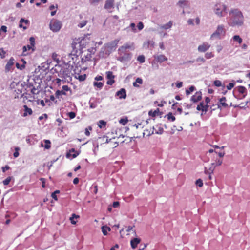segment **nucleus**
I'll list each match as a JSON object with an SVG mask.
<instances>
[{
  "label": "nucleus",
  "instance_id": "f257e3e1",
  "mask_svg": "<svg viewBox=\"0 0 250 250\" xmlns=\"http://www.w3.org/2000/svg\"><path fill=\"white\" fill-rule=\"evenodd\" d=\"M231 14L233 18V25H242L243 21V16L242 12L238 9H234L229 12V14Z\"/></svg>",
  "mask_w": 250,
  "mask_h": 250
},
{
  "label": "nucleus",
  "instance_id": "f03ea898",
  "mask_svg": "<svg viewBox=\"0 0 250 250\" xmlns=\"http://www.w3.org/2000/svg\"><path fill=\"white\" fill-rule=\"evenodd\" d=\"M49 27L51 30L54 32L59 31L62 27L61 22L57 20H52L49 24Z\"/></svg>",
  "mask_w": 250,
  "mask_h": 250
},
{
  "label": "nucleus",
  "instance_id": "7ed1b4c3",
  "mask_svg": "<svg viewBox=\"0 0 250 250\" xmlns=\"http://www.w3.org/2000/svg\"><path fill=\"white\" fill-rule=\"evenodd\" d=\"M225 30L224 26L222 25H218L217 30L211 36V38H220L221 35H224Z\"/></svg>",
  "mask_w": 250,
  "mask_h": 250
},
{
  "label": "nucleus",
  "instance_id": "20e7f679",
  "mask_svg": "<svg viewBox=\"0 0 250 250\" xmlns=\"http://www.w3.org/2000/svg\"><path fill=\"white\" fill-rule=\"evenodd\" d=\"M106 74L107 79H108L107 84L108 85H112L115 83V76L113 74V72L112 71H107L106 72Z\"/></svg>",
  "mask_w": 250,
  "mask_h": 250
},
{
  "label": "nucleus",
  "instance_id": "39448f33",
  "mask_svg": "<svg viewBox=\"0 0 250 250\" xmlns=\"http://www.w3.org/2000/svg\"><path fill=\"white\" fill-rule=\"evenodd\" d=\"M29 40L30 41V45H27L26 46H24L22 48L23 52H25L27 51V50H29L30 49H32V50H34V49L33 47L35 46V39L34 37H31L30 38Z\"/></svg>",
  "mask_w": 250,
  "mask_h": 250
},
{
  "label": "nucleus",
  "instance_id": "423d86ee",
  "mask_svg": "<svg viewBox=\"0 0 250 250\" xmlns=\"http://www.w3.org/2000/svg\"><path fill=\"white\" fill-rule=\"evenodd\" d=\"M210 47V45L207 42H204L198 47V51L199 52H205L206 51L209 49Z\"/></svg>",
  "mask_w": 250,
  "mask_h": 250
},
{
  "label": "nucleus",
  "instance_id": "0eeeda50",
  "mask_svg": "<svg viewBox=\"0 0 250 250\" xmlns=\"http://www.w3.org/2000/svg\"><path fill=\"white\" fill-rule=\"evenodd\" d=\"M202 93L200 91L196 92L190 99V100L193 103H196L202 99Z\"/></svg>",
  "mask_w": 250,
  "mask_h": 250
},
{
  "label": "nucleus",
  "instance_id": "6e6552de",
  "mask_svg": "<svg viewBox=\"0 0 250 250\" xmlns=\"http://www.w3.org/2000/svg\"><path fill=\"white\" fill-rule=\"evenodd\" d=\"M226 98L225 97H223L219 99L218 104V107L219 108H227L228 107V104L226 103Z\"/></svg>",
  "mask_w": 250,
  "mask_h": 250
},
{
  "label": "nucleus",
  "instance_id": "1a4fd4ad",
  "mask_svg": "<svg viewBox=\"0 0 250 250\" xmlns=\"http://www.w3.org/2000/svg\"><path fill=\"white\" fill-rule=\"evenodd\" d=\"M164 131V129L161 125H156L153 127L152 133L161 134Z\"/></svg>",
  "mask_w": 250,
  "mask_h": 250
},
{
  "label": "nucleus",
  "instance_id": "9d476101",
  "mask_svg": "<svg viewBox=\"0 0 250 250\" xmlns=\"http://www.w3.org/2000/svg\"><path fill=\"white\" fill-rule=\"evenodd\" d=\"M238 92L242 95L241 98H245L247 94V91L245 87L243 86H239L237 87Z\"/></svg>",
  "mask_w": 250,
  "mask_h": 250
},
{
  "label": "nucleus",
  "instance_id": "9b49d317",
  "mask_svg": "<svg viewBox=\"0 0 250 250\" xmlns=\"http://www.w3.org/2000/svg\"><path fill=\"white\" fill-rule=\"evenodd\" d=\"M14 59L13 58H11L9 59L5 67V71L6 72H8L11 70L12 67L14 65Z\"/></svg>",
  "mask_w": 250,
  "mask_h": 250
},
{
  "label": "nucleus",
  "instance_id": "f8f14e48",
  "mask_svg": "<svg viewBox=\"0 0 250 250\" xmlns=\"http://www.w3.org/2000/svg\"><path fill=\"white\" fill-rule=\"evenodd\" d=\"M116 95L120 99H125L126 97V90L124 88H122L116 92Z\"/></svg>",
  "mask_w": 250,
  "mask_h": 250
},
{
  "label": "nucleus",
  "instance_id": "ddd939ff",
  "mask_svg": "<svg viewBox=\"0 0 250 250\" xmlns=\"http://www.w3.org/2000/svg\"><path fill=\"white\" fill-rule=\"evenodd\" d=\"M141 242V239L139 238H134L130 241L131 247L134 249L137 248L138 244Z\"/></svg>",
  "mask_w": 250,
  "mask_h": 250
},
{
  "label": "nucleus",
  "instance_id": "4468645a",
  "mask_svg": "<svg viewBox=\"0 0 250 250\" xmlns=\"http://www.w3.org/2000/svg\"><path fill=\"white\" fill-rule=\"evenodd\" d=\"M114 0H106L104 8L105 9L109 10L114 7Z\"/></svg>",
  "mask_w": 250,
  "mask_h": 250
},
{
  "label": "nucleus",
  "instance_id": "2eb2a0df",
  "mask_svg": "<svg viewBox=\"0 0 250 250\" xmlns=\"http://www.w3.org/2000/svg\"><path fill=\"white\" fill-rule=\"evenodd\" d=\"M24 108V113L23 114V117H26L27 115H31L33 113V111L31 108H29L27 105H23Z\"/></svg>",
  "mask_w": 250,
  "mask_h": 250
},
{
  "label": "nucleus",
  "instance_id": "dca6fc26",
  "mask_svg": "<svg viewBox=\"0 0 250 250\" xmlns=\"http://www.w3.org/2000/svg\"><path fill=\"white\" fill-rule=\"evenodd\" d=\"M160 110L159 108H157L156 110L153 111L152 110H150L148 112V115L152 117H155L158 115H161Z\"/></svg>",
  "mask_w": 250,
  "mask_h": 250
},
{
  "label": "nucleus",
  "instance_id": "f3484780",
  "mask_svg": "<svg viewBox=\"0 0 250 250\" xmlns=\"http://www.w3.org/2000/svg\"><path fill=\"white\" fill-rule=\"evenodd\" d=\"M119 42V40H115L107 44L108 48L112 49L113 48H116L117 46V44Z\"/></svg>",
  "mask_w": 250,
  "mask_h": 250
},
{
  "label": "nucleus",
  "instance_id": "a211bd4d",
  "mask_svg": "<svg viewBox=\"0 0 250 250\" xmlns=\"http://www.w3.org/2000/svg\"><path fill=\"white\" fill-rule=\"evenodd\" d=\"M155 59L158 62L160 63L167 60V58L164 55H158L156 57H155Z\"/></svg>",
  "mask_w": 250,
  "mask_h": 250
},
{
  "label": "nucleus",
  "instance_id": "6ab92c4d",
  "mask_svg": "<svg viewBox=\"0 0 250 250\" xmlns=\"http://www.w3.org/2000/svg\"><path fill=\"white\" fill-rule=\"evenodd\" d=\"M23 23L26 25L29 23V21L28 20H24L23 18H21L20 21L19 27L20 28H23L24 29H26L27 27L26 26L23 25Z\"/></svg>",
  "mask_w": 250,
  "mask_h": 250
},
{
  "label": "nucleus",
  "instance_id": "aec40b11",
  "mask_svg": "<svg viewBox=\"0 0 250 250\" xmlns=\"http://www.w3.org/2000/svg\"><path fill=\"white\" fill-rule=\"evenodd\" d=\"M44 142L45 145H43L42 143L41 144V146L44 147L45 149H49L51 147V142L49 140H44Z\"/></svg>",
  "mask_w": 250,
  "mask_h": 250
},
{
  "label": "nucleus",
  "instance_id": "412c9836",
  "mask_svg": "<svg viewBox=\"0 0 250 250\" xmlns=\"http://www.w3.org/2000/svg\"><path fill=\"white\" fill-rule=\"evenodd\" d=\"M131 47V46L128 44V43H126L125 44H124V45L121 46L119 48V51H122V52H124V51H125L126 49H129Z\"/></svg>",
  "mask_w": 250,
  "mask_h": 250
},
{
  "label": "nucleus",
  "instance_id": "4be33fe9",
  "mask_svg": "<svg viewBox=\"0 0 250 250\" xmlns=\"http://www.w3.org/2000/svg\"><path fill=\"white\" fill-rule=\"evenodd\" d=\"M101 229L104 235H106L107 234V231L111 230L110 228L107 226H103Z\"/></svg>",
  "mask_w": 250,
  "mask_h": 250
},
{
  "label": "nucleus",
  "instance_id": "5701e85b",
  "mask_svg": "<svg viewBox=\"0 0 250 250\" xmlns=\"http://www.w3.org/2000/svg\"><path fill=\"white\" fill-rule=\"evenodd\" d=\"M137 83H139L140 84L143 83V80L141 78H137L136 79L135 82L133 83V86H134L135 87H139V85L138 84H137Z\"/></svg>",
  "mask_w": 250,
  "mask_h": 250
},
{
  "label": "nucleus",
  "instance_id": "b1692460",
  "mask_svg": "<svg viewBox=\"0 0 250 250\" xmlns=\"http://www.w3.org/2000/svg\"><path fill=\"white\" fill-rule=\"evenodd\" d=\"M115 137H113L112 138H111V139H108L107 138H106V143H110V142H114V144L112 146H112L113 147H116V146H118V142L115 141H113V140H115Z\"/></svg>",
  "mask_w": 250,
  "mask_h": 250
},
{
  "label": "nucleus",
  "instance_id": "393cba45",
  "mask_svg": "<svg viewBox=\"0 0 250 250\" xmlns=\"http://www.w3.org/2000/svg\"><path fill=\"white\" fill-rule=\"evenodd\" d=\"M172 25V21H170L167 23L164 24L163 25H162L161 26V28L164 29H169L171 27Z\"/></svg>",
  "mask_w": 250,
  "mask_h": 250
},
{
  "label": "nucleus",
  "instance_id": "a878e982",
  "mask_svg": "<svg viewBox=\"0 0 250 250\" xmlns=\"http://www.w3.org/2000/svg\"><path fill=\"white\" fill-rule=\"evenodd\" d=\"M222 164V160L218 159L215 161V162L211 163V165L213 167H215L216 166H220Z\"/></svg>",
  "mask_w": 250,
  "mask_h": 250
},
{
  "label": "nucleus",
  "instance_id": "bb28decb",
  "mask_svg": "<svg viewBox=\"0 0 250 250\" xmlns=\"http://www.w3.org/2000/svg\"><path fill=\"white\" fill-rule=\"evenodd\" d=\"M93 85L94 86L101 89L103 87L104 83L102 82H94L93 83Z\"/></svg>",
  "mask_w": 250,
  "mask_h": 250
},
{
  "label": "nucleus",
  "instance_id": "cd10ccee",
  "mask_svg": "<svg viewBox=\"0 0 250 250\" xmlns=\"http://www.w3.org/2000/svg\"><path fill=\"white\" fill-rule=\"evenodd\" d=\"M214 170V167H213L211 166L208 169H207V168H205V173L206 174L211 175L213 173Z\"/></svg>",
  "mask_w": 250,
  "mask_h": 250
},
{
  "label": "nucleus",
  "instance_id": "c85d7f7f",
  "mask_svg": "<svg viewBox=\"0 0 250 250\" xmlns=\"http://www.w3.org/2000/svg\"><path fill=\"white\" fill-rule=\"evenodd\" d=\"M79 218V216L76 215L75 214L73 213L72 214V216L70 218V220L71 221V223L72 224H76V221L74 220V218Z\"/></svg>",
  "mask_w": 250,
  "mask_h": 250
},
{
  "label": "nucleus",
  "instance_id": "c756f323",
  "mask_svg": "<svg viewBox=\"0 0 250 250\" xmlns=\"http://www.w3.org/2000/svg\"><path fill=\"white\" fill-rule=\"evenodd\" d=\"M222 11L223 10L220 8H216L215 9V13L219 17H221L223 16L222 15Z\"/></svg>",
  "mask_w": 250,
  "mask_h": 250
},
{
  "label": "nucleus",
  "instance_id": "7c9ffc66",
  "mask_svg": "<svg viewBox=\"0 0 250 250\" xmlns=\"http://www.w3.org/2000/svg\"><path fill=\"white\" fill-rule=\"evenodd\" d=\"M79 43L78 40H73L71 43V47L73 49H78V43Z\"/></svg>",
  "mask_w": 250,
  "mask_h": 250
},
{
  "label": "nucleus",
  "instance_id": "2f4dec72",
  "mask_svg": "<svg viewBox=\"0 0 250 250\" xmlns=\"http://www.w3.org/2000/svg\"><path fill=\"white\" fill-rule=\"evenodd\" d=\"M195 89V87L194 86H191L189 89L186 90V93L187 95H189L191 92L194 91Z\"/></svg>",
  "mask_w": 250,
  "mask_h": 250
},
{
  "label": "nucleus",
  "instance_id": "473e14b6",
  "mask_svg": "<svg viewBox=\"0 0 250 250\" xmlns=\"http://www.w3.org/2000/svg\"><path fill=\"white\" fill-rule=\"evenodd\" d=\"M62 75L64 78L70 76V71L68 70V68H66V69H64L63 70Z\"/></svg>",
  "mask_w": 250,
  "mask_h": 250
},
{
  "label": "nucleus",
  "instance_id": "72a5a7b5",
  "mask_svg": "<svg viewBox=\"0 0 250 250\" xmlns=\"http://www.w3.org/2000/svg\"><path fill=\"white\" fill-rule=\"evenodd\" d=\"M106 125V122L104 120H100L98 123L99 128H102L103 127H105Z\"/></svg>",
  "mask_w": 250,
  "mask_h": 250
},
{
  "label": "nucleus",
  "instance_id": "f704fd0d",
  "mask_svg": "<svg viewBox=\"0 0 250 250\" xmlns=\"http://www.w3.org/2000/svg\"><path fill=\"white\" fill-rule=\"evenodd\" d=\"M235 84V82L234 80H232V82L230 83L229 84L226 86V87L228 90H231L233 87H234Z\"/></svg>",
  "mask_w": 250,
  "mask_h": 250
},
{
  "label": "nucleus",
  "instance_id": "c9c22d12",
  "mask_svg": "<svg viewBox=\"0 0 250 250\" xmlns=\"http://www.w3.org/2000/svg\"><path fill=\"white\" fill-rule=\"evenodd\" d=\"M188 4V1L187 0H179L178 2V5L180 7L186 5Z\"/></svg>",
  "mask_w": 250,
  "mask_h": 250
},
{
  "label": "nucleus",
  "instance_id": "e433bc0d",
  "mask_svg": "<svg viewBox=\"0 0 250 250\" xmlns=\"http://www.w3.org/2000/svg\"><path fill=\"white\" fill-rule=\"evenodd\" d=\"M167 118L168 120L173 122L175 120V117L173 115L172 113H169L167 115Z\"/></svg>",
  "mask_w": 250,
  "mask_h": 250
},
{
  "label": "nucleus",
  "instance_id": "4c0bfd02",
  "mask_svg": "<svg viewBox=\"0 0 250 250\" xmlns=\"http://www.w3.org/2000/svg\"><path fill=\"white\" fill-rule=\"evenodd\" d=\"M233 39L234 41L238 42L239 44L241 43L242 42V39L239 35L234 36L233 37Z\"/></svg>",
  "mask_w": 250,
  "mask_h": 250
},
{
  "label": "nucleus",
  "instance_id": "58836bf2",
  "mask_svg": "<svg viewBox=\"0 0 250 250\" xmlns=\"http://www.w3.org/2000/svg\"><path fill=\"white\" fill-rule=\"evenodd\" d=\"M196 61L199 62V65H201V64L205 63L206 60L204 58L200 57L196 59Z\"/></svg>",
  "mask_w": 250,
  "mask_h": 250
},
{
  "label": "nucleus",
  "instance_id": "ea45409f",
  "mask_svg": "<svg viewBox=\"0 0 250 250\" xmlns=\"http://www.w3.org/2000/svg\"><path fill=\"white\" fill-rule=\"evenodd\" d=\"M137 61H139L140 63H144L145 61V56L143 55H139L137 57Z\"/></svg>",
  "mask_w": 250,
  "mask_h": 250
},
{
  "label": "nucleus",
  "instance_id": "a19ab883",
  "mask_svg": "<svg viewBox=\"0 0 250 250\" xmlns=\"http://www.w3.org/2000/svg\"><path fill=\"white\" fill-rule=\"evenodd\" d=\"M213 84L216 87H220L222 86V82L220 80H215Z\"/></svg>",
  "mask_w": 250,
  "mask_h": 250
},
{
  "label": "nucleus",
  "instance_id": "79ce46f5",
  "mask_svg": "<svg viewBox=\"0 0 250 250\" xmlns=\"http://www.w3.org/2000/svg\"><path fill=\"white\" fill-rule=\"evenodd\" d=\"M119 123L120 124H121L122 125H125L127 124V122H128V120L127 119V118H121L120 120H119Z\"/></svg>",
  "mask_w": 250,
  "mask_h": 250
},
{
  "label": "nucleus",
  "instance_id": "37998d69",
  "mask_svg": "<svg viewBox=\"0 0 250 250\" xmlns=\"http://www.w3.org/2000/svg\"><path fill=\"white\" fill-rule=\"evenodd\" d=\"M205 56L206 59H210L214 57V54L211 52H207L205 54Z\"/></svg>",
  "mask_w": 250,
  "mask_h": 250
},
{
  "label": "nucleus",
  "instance_id": "c03bdc74",
  "mask_svg": "<svg viewBox=\"0 0 250 250\" xmlns=\"http://www.w3.org/2000/svg\"><path fill=\"white\" fill-rule=\"evenodd\" d=\"M11 180V177L10 176L8 177L4 180H3V184H4V185H8L10 182Z\"/></svg>",
  "mask_w": 250,
  "mask_h": 250
},
{
  "label": "nucleus",
  "instance_id": "a18cd8bd",
  "mask_svg": "<svg viewBox=\"0 0 250 250\" xmlns=\"http://www.w3.org/2000/svg\"><path fill=\"white\" fill-rule=\"evenodd\" d=\"M87 23V21L86 20L83 21L78 24V27L80 28H83L86 25Z\"/></svg>",
  "mask_w": 250,
  "mask_h": 250
},
{
  "label": "nucleus",
  "instance_id": "49530a36",
  "mask_svg": "<svg viewBox=\"0 0 250 250\" xmlns=\"http://www.w3.org/2000/svg\"><path fill=\"white\" fill-rule=\"evenodd\" d=\"M103 0H89V2L91 5H96Z\"/></svg>",
  "mask_w": 250,
  "mask_h": 250
},
{
  "label": "nucleus",
  "instance_id": "de8ad7c7",
  "mask_svg": "<svg viewBox=\"0 0 250 250\" xmlns=\"http://www.w3.org/2000/svg\"><path fill=\"white\" fill-rule=\"evenodd\" d=\"M196 184L200 187H202L203 185V183L201 179H199L196 180Z\"/></svg>",
  "mask_w": 250,
  "mask_h": 250
},
{
  "label": "nucleus",
  "instance_id": "09e8293b",
  "mask_svg": "<svg viewBox=\"0 0 250 250\" xmlns=\"http://www.w3.org/2000/svg\"><path fill=\"white\" fill-rule=\"evenodd\" d=\"M91 130H92V127L91 126H89L88 127L86 128L85 129V134L86 136H89L90 135L89 131Z\"/></svg>",
  "mask_w": 250,
  "mask_h": 250
},
{
  "label": "nucleus",
  "instance_id": "8fccbe9b",
  "mask_svg": "<svg viewBox=\"0 0 250 250\" xmlns=\"http://www.w3.org/2000/svg\"><path fill=\"white\" fill-rule=\"evenodd\" d=\"M6 52L3 50V48H0V56L2 58L5 57Z\"/></svg>",
  "mask_w": 250,
  "mask_h": 250
},
{
  "label": "nucleus",
  "instance_id": "3c124183",
  "mask_svg": "<svg viewBox=\"0 0 250 250\" xmlns=\"http://www.w3.org/2000/svg\"><path fill=\"white\" fill-rule=\"evenodd\" d=\"M77 78L80 81H83L85 80V79H86V75L84 74V75H79V76Z\"/></svg>",
  "mask_w": 250,
  "mask_h": 250
},
{
  "label": "nucleus",
  "instance_id": "603ef678",
  "mask_svg": "<svg viewBox=\"0 0 250 250\" xmlns=\"http://www.w3.org/2000/svg\"><path fill=\"white\" fill-rule=\"evenodd\" d=\"M19 150V147L15 148V151L13 154V156L15 158L18 157L19 155L18 151Z\"/></svg>",
  "mask_w": 250,
  "mask_h": 250
},
{
  "label": "nucleus",
  "instance_id": "864d4df0",
  "mask_svg": "<svg viewBox=\"0 0 250 250\" xmlns=\"http://www.w3.org/2000/svg\"><path fill=\"white\" fill-rule=\"evenodd\" d=\"M95 51H96V49H95V48H94V47H91L88 49V51L89 53L91 54V55L94 54L95 52Z\"/></svg>",
  "mask_w": 250,
  "mask_h": 250
},
{
  "label": "nucleus",
  "instance_id": "5fc2aeb1",
  "mask_svg": "<svg viewBox=\"0 0 250 250\" xmlns=\"http://www.w3.org/2000/svg\"><path fill=\"white\" fill-rule=\"evenodd\" d=\"M137 27L139 30L143 29V28H144V24L143 22H139L137 24Z\"/></svg>",
  "mask_w": 250,
  "mask_h": 250
},
{
  "label": "nucleus",
  "instance_id": "6e6d98bb",
  "mask_svg": "<svg viewBox=\"0 0 250 250\" xmlns=\"http://www.w3.org/2000/svg\"><path fill=\"white\" fill-rule=\"evenodd\" d=\"M68 116L70 119H73L76 116V114L74 112H70L68 113Z\"/></svg>",
  "mask_w": 250,
  "mask_h": 250
},
{
  "label": "nucleus",
  "instance_id": "4d7b16f0",
  "mask_svg": "<svg viewBox=\"0 0 250 250\" xmlns=\"http://www.w3.org/2000/svg\"><path fill=\"white\" fill-rule=\"evenodd\" d=\"M40 181L42 182V187L43 188H44L45 187V179L43 178H40Z\"/></svg>",
  "mask_w": 250,
  "mask_h": 250
},
{
  "label": "nucleus",
  "instance_id": "13d9d810",
  "mask_svg": "<svg viewBox=\"0 0 250 250\" xmlns=\"http://www.w3.org/2000/svg\"><path fill=\"white\" fill-rule=\"evenodd\" d=\"M203 105V102H201L200 103V104L197 105V108H196L197 110H199V111H200V110L202 111Z\"/></svg>",
  "mask_w": 250,
  "mask_h": 250
},
{
  "label": "nucleus",
  "instance_id": "bf43d9fd",
  "mask_svg": "<svg viewBox=\"0 0 250 250\" xmlns=\"http://www.w3.org/2000/svg\"><path fill=\"white\" fill-rule=\"evenodd\" d=\"M208 104L204 105V104L203 103V107H202V111L206 112L208 111Z\"/></svg>",
  "mask_w": 250,
  "mask_h": 250
},
{
  "label": "nucleus",
  "instance_id": "052dcab7",
  "mask_svg": "<svg viewBox=\"0 0 250 250\" xmlns=\"http://www.w3.org/2000/svg\"><path fill=\"white\" fill-rule=\"evenodd\" d=\"M85 61H89L91 60L92 58V55L91 54L88 53L86 56H84Z\"/></svg>",
  "mask_w": 250,
  "mask_h": 250
},
{
  "label": "nucleus",
  "instance_id": "680f3d73",
  "mask_svg": "<svg viewBox=\"0 0 250 250\" xmlns=\"http://www.w3.org/2000/svg\"><path fill=\"white\" fill-rule=\"evenodd\" d=\"M62 89L64 91H70L71 90L70 88L67 85H63V86H62Z\"/></svg>",
  "mask_w": 250,
  "mask_h": 250
},
{
  "label": "nucleus",
  "instance_id": "e2e57ef3",
  "mask_svg": "<svg viewBox=\"0 0 250 250\" xmlns=\"http://www.w3.org/2000/svg\"><path fill=\"white\" fill-rule=\"evenodd\" d=\"M103 79V78L102 76H100V75H98V76H97L95 78V80L97 81H101V80H102Z\"/></svg>",
  "mask_w": 250,
  "mask_h": 250
},
{
  "label": "nucleus",
  "instance_id": "0e129e2a",
  "mask_svg": "<svg viewBox=\"0 0 250 250\" xmlns=\"http://www.w3.org/2000/svg\"><path fill=\"white\" fill-rule=\"evenodd\" d=\"M2 169L3 172H4L6 170H9L10 169V167L6 165L4 167H2Z\"/></svg>",
  "mask_w": 250,
  "mask_h": 250
},
{
  "label": "nucleus",
  "instance_id": "69168bd1",
  "mask_svg": "<svg viewBox=\"0 0 250 250\" xmlns=\"http://www.w3.org/2000/svg\"><path fill=\"white\" fill-rule=\"evenodd\" d=\"M119 206V202H117V201H116V202H114L113 203V207L114 208H117Z\"/></svg>",
  "mask_w": 250,
  "mask_h": 250
},
{
  "label": "nucleus",
  "instance_id": "338daca9",
  "mask_svg": "<svg viewBox=\"0 0 250 250\" xmlns=\"http://www.w3.org/2000/svg\"><path fill=\"white\" fill-rule=\"evenodd\" d=\"M2 30L4 32H7V27L6 26L3 25L1 27L0 30Z\"/></svg>",
  "mask_w": 250,
  "mask_h": 250
},
{
  "label": "nucleus",
  "instance_id": "774afa93",
  "mask_svg": "<svg viewBox=\"0 0 250 250\" xmlns=\"http://www.w3.org/2000/svg\"><path fill=\"white\" fill-rule=\"evenodd\" d=\"M51 197L53 199H54L55 201L58 200V198L56 194L54 193H52L51 194Z\"/></svg>",
  "mask_w": 250,
  "mask_h": 250
}]
</instances>
